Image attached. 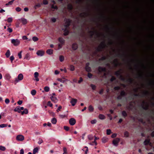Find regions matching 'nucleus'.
Returning a JSON list of instances; mask_svg holds the SVG:
<instances>
[{
    "instance_id": "nucleus-54",
    "label": "nucleus",
    "mask_w": 154,
    "mask_h": 154,
    "mask_svg": "<svg viewBox=\"0 0 154 154\" xmlns=\"http://www.w3.org/2000/svg\"><path fill=\"white\" fill-rule=\"evenodd\" d=\"M68 8L69 10H71L72 8V6L71 5L69 4L68 5Z\"/></svg>"
},
{
    "instance_id": "nucleus-36",
    "label": "nucleus",
    "mask_w": 154,
    "mask_h": 154,
    "mask_svg": "<svg viewBox=\"0 0 154 154\" xmlns=\"http://www.w3.org/2000/svg\"><path fill=\"white\" fill-rule=\"evenodd\" d=\"M50 90L48 86H46L44 88V90L46 92H48Z\"/></svg>"
},
{
    "instance_id": "nucleus-26",
    "label": "nucleus",
    "mask_w": 154,
    "mask_h": 154,
    "mask_svg": "<svg viewBox=\"0 0 154 154\" xmlns=\"http://www.w3.org/2000/svg\"><path fill=\"white\" fill-rule=\"evenodd\" d=\"M28 112V110L27 109H25L21 112V114L23 115L24 114H27Z\"/></svg>"
},
{
    "instance_id": "nucleus-45",
    "label": "nucleus",
    "mask_w": 154,
    "mask_h": 154,
    "mask_svg": "<svg viewBox=\"0 0 154 154\" xmlns=\"http://www.w3.org/2000/svg\"><path fill=\"white\" fill-rule=\"evenodd\" d=\"M96 122H97V120L96 119H94V120H92L91 121V124H95L96 123Z\"/></svg>"
},
{
    "instance_id": "nucleus-62",
    "label": "nucleus",
    "mask_w": 154,
    "mask_h": 154,
    "mask_svg": "<svg viewBox=\"0 0 154 154\" xmlns=\"http://www.w3.org/2000/svg\"><path fill=\"white\" fill-rule=\"evenodd\" d=\"M82 81H83V79H82V78L81 77H80V79L78 81V83L79 84V83H81V82H82Z\"/></svg>"
},
{
    "instance_id": "nucleus-52",
    "label": "nucleus",
    "mask_w": 154,
    "mask_h": 154,
    "mask_svg": "<svg viewBox=\"0 0 154 154\" xmlns=\"http://www.w3.org/2000/svg\"><path fill=\"white\" fill-rule=\"evenodd\" d=\"M21 8H20L19 7H17L16 8V11H17V12L20 11H21Z\"/></svg>"
},
{
    "instance_id": "nucleus-51",
    "label": "nucleus",
    "mask_w": 154,
    "mask_h": 154,
    "mask_svg": "<svg viewBox=\"0 0 154 154\" xmlns=\"http://www.w3.org/2000/svg\"><path fill=\"white\" fill-rule=\"evenodd\" d=\"M22 51H20V53H19L18 54V56L19 57V58L20 59H21L22 58Z\"/></svg>"
},
{
    "instance_id": "nucleus-8",
    "label": "nucleus",
    "mask_w": 154,
    "mask_h": 154,
    "mask_svg": "<svg viewBox=\"0 0 154 154\" xmlns=\"http://www.w3.org/2000/svg\"><path fill=\"white\" fill-rule=\"evenodd\" d=\"M65 23L64 25V28H67L69 25L70 20L69 19H66L65 20Z\"/></svg>"
},
{
    "instance_id": "nucleus-23",
    "label": "nucleus",
    "mask_w": 154,
    "mask_h": 154,
    "mask_svg": "<svg viewBox=\"0 0 154 154\" xmlns=\"http://www.w3.org/2000/svg\"><path fill=\"white\" fill-rule=\"evenodd\" d=\"M69 69L71 71H73L75 70V67L72 65H70L69 66Z\"/></svg>"
},
{
    "instance_id": "nucleus-4",
    "label": "nucleus",
    "mask_w": 154,
    "mask_h": 154,
    "mask_svg": "<svg viewBox=\"0 0 154 154\" xmlns=\"http://www.w3.org/2000/svg\"><path fill=\"white\" fill-rule=\"evenodd\" d=\"M45 54V51L43 50H39L37 51L36 54L38 56L42 57Z\"/></svg>"
},
{
    "instance_id": "nucleus-12",
    "label": "nucleus",
    "mask_w": 154,
    "mask_h": 154,
    "mask_svg": "<svg viewBox=\"0 0 154 154\" xmlns=\"http://www.w3.org/2000/svg\"><path fill=\"white\" fill-rule=\"evenodd\" d=\"M77 102V100L75 99H72L70 101V103H71L72 105V106H74Z\"/></svg>"
},
{
    "instance_id": "nucleus-32",
    "label": "nucleus",
    "mask_w": 154,
    "mask_h": 154,
    "mask_svg": "<svg viewBox=\"0 0 154 154\" xmlns=\"http://www.w3.org/2000/svg\"><path fill=\"white\" fill-rule=\"evenodd\" d=\"M59 60L60 61L62 62L64 60V57L63 56L61 55L59 57Z\"/></svg>"
},
{
    "instance_id": "nucleus-55",
    "label": "nucleus",
    "mask_w": 154,
    "mask_h": 154,
    "mask_svg": "<svg viewBox=\"0 0 154 154\" xmlns=\"http://www.w3.org/2000/svg\"><path fill=\"white\" fill-rule=\"evenodd\" d=\"M49 113L51 115V116H55V114L54 112H51V111H49Z\"/></svg>"
},
{
    "instance_id": "nucleus-40",
    "label": "nucleus",
    "mask_w": 154,
    "mask_h": 154,
    "mask_svg": "<svg viewBox=\"0 0 154 154\" xmlns=\"http://www.w3.org/2000/svg\"><path fill=\"white\" fill-rule=\"evenodd\" d=\"M111 133V131L110 129H108L106 130V134L107 135H109Z\"/></svg>"
},
{
    "instance_id": "nucleus-34",
    "label": "nucleus",
    "mask_w": 154,
    "mask_h": 154,
    "mask_svg": "<svg viewBox=\"0 0 154 154\" xmlns=\"http://www.w3.org/2000/svg\"><path fill=\"white\" fill-rule=\"evenodd\" d=\"M41 4H37L34 6V8L35 9H36L38 8H39L41 7Z\"/></svg>"
},
{
    "instance_id": "nucleus-14",
    "label": "nucleus",
    "mask_w": 154,
    "mask_h": 154,
    "mask_svg": "<svg viewBox=\"0 0 154 154\" xmlns=\"http://www.w3.org/2000/svg\"><path fill=\"white\" fill-rule=\"evenodd\" d=\"M62 30L64 31V35H68L69 33V32L67 29V28H62Z\"/></svg>"
},
{
    "instance_id": "nucleus-27",
    "label": "nucleus",
    "mask_w": 154,
    "mask_h": 154,
    "mask_svg": "<svg viewBox=\"0 0 154 154\" xmlns=\"http://www.w3.org/2000/svg\"><path fill=\"white\" fill-rule=\"evenodd\" d=\"M57 121V119L55 118H54L52 119L51 122L52 124H56Z\"/></svg>"
},
{
    "instance_id": "nucleus-17",
    "label": "nucleus",
    "mask_w": 154,
    "mask_h": 154,
    "mask_svg": "<svg viewBox=\"0 0 154 154\" xmlns=\"http://www.w3.org/2000/svg\"><path fill=\"white\" fill-rule=\"evenodd\" d=\"M89 63H87L86 64V66L85 67V69L87 72H90L91 71V68L88 66L89 65Z\"/></svg>"
},
{
    "instance_id": "nucleus-47",
    "label": "nucleus",
    "mask_w": 154,
    "mask_h": 154,
    "mask_svg": "<svg viewBox=\"0 0 154 154\" xmlns=\"http://www.w3.org/2000/svg\"><path fill=\"white\" fill-rule=\"evenodd\" d=\"M43 142L41 138L39 139V140L38 142V143L39 144H40L41 143Z\"/></svg>"
},
{
    "instance_id": "nucleus-50",
    "label": "nucleus",
    "mask_w": 154,
    "mask_h": 154,
    "mask_svg": "<svg viewBox=\"0 0 154 154\" xmlns=\"http://www.w3.org/2000/svg\"><path fill=\"white\" fill-rule=\"evenodd\" d=\"M47 105L48 106H50V107H52L53 105L52 104V103H51V101H49L48 102Z\"/></svg>"
},
{
    "instance_id": "nucleus-13",
    "label": "nucleus",
    "mask_w": 154,
    "mask_h": 154,
    "mask_svg": "<svg viewBox=\"0 0 154 154\" xmlns=\"http://www.w3.org/2000/svg\"><path fill=\"white\" fill-rule=\"evenodd\" d=\"M19 20L22 22L23 24H26L27 23V20L24 18H22L20 19Z\"/></svg>"
},
{
    "instance_id": "nucleus-46",
    "label": "nucleus",
    "mask_w": 154,
    "mask_h": 154,
    "mask_svg": "<svg viewBox=\"0 0 154 154\" xmlns=\"http://www.w3.org/2000/svg\"><path fill=\"white\" fill-rule=\"evenodd\" d=\"M12 21V17H9L7 19V21L9 23L11 22Z\"/></svg>"
},
{
    "instance_id": "nucleus-5",
    "label": "nucleus",
    "mask_w": 154,
    "mask_h": 154,
    "mask_svg": "<svg viewBox=\"0 0 154 154\" xmlns=\"http://www.w3.org/2000/svg\"><path fill=\"white\" fill-rule=\"evenodd\" d=\"M120 139L119 138H117L113 140L112 141L113 144L116 146H117L118 145Z\"/></svg>"
},
{
    "instance_id": "nucleus-44",
    "label": "nucleus",
    "mask_w": 154,
    "mask_h": 154,
    "mask_svg": "<svg viewBox=\"0 0 154 154\" xmlns=\"http://www.w3.org/2000/svg\"><path fill=\"white\" fill-rule=\"evenodd\" d=\"M7 30L10 33L12 32L13 31L12 29L8 26V28L7 29Z\"/></svg>"
},
{
    "instance_id": "nucleus-35",
    "label": "nucleus",
    "mask_w": 154,
    "mask_h": 154,
    "mask_svg": "<svg viewBox=\"0 0 154 154\" xmlns=\"http://www.w3.org/2000/svg\"><path fill=\"white\" fill-rule=\"evenodd\" d=\"M36 93V91L35 90H33L31 91V94L32 95H35Z\"/></svg>"
},
{
    "instance_id": "nucleus-30",
    "label": "nucleus",
    "mask_w": 154,
    "mask_h": 154,
    "mask_svg": "<svg viewBox=\"0 0 154 154\" xmlns=\"http://www.w3.org/2000/svg\"><path fill=\"white\" fill-rule=\"evenodd\" d=\"M99 118L101 119H105V116L102 114H100L99 116Z\"/></svg>"
},
{
    "instance_id": "nucleus-61",
    "label": "nucleus",
    "mask_w": 154,
    "mask_h": 154,
    "mask_svg": "<svg viewBox=\"0 0 154 154\" xmlns=\"http://www.w3.org/2000/svg\"><path fill=\"white\" fill-rule=\"evenodd\" d=\"M59 116L61 118H64L66 116L65 115H59Z\"/></svg>"
},
{
    "instance_id": "nucleus-58",
    "label": "nucleus",
    "mask_w": 154,
    "mask_h": 154,
    "mask_svg": "<svg viewBox=\"0 0 154 154\" xmlns=\"http://www.w3.org/2000/svg\"><path fill=\"white\" fill-rule=\"evenodd\" d=\"M92 75L91 74L88 73V77L89 78H91L92 77Z\"/></svg>"
},
{
    "instance_id": "nucleus-43",
    "label": "nucleus",
    "mask_w": 154,
    "mask_h": 154,
    "mask_svg": "<svg viewBox=\"0 0 154 154\" xmlns=\"http://www.w3.org/2000/svg\"><path fill=\"white\" fill-rule=\"evenodd\" d=\"M6 149V148L3 146H0V150L2 151H5Z\"/></svg>"
},
{
    "instance_id": "nucleus-33",
    "label": "nucleus",
    "mask_w": 154,
    "mask_h": 154,
    "mask_svg": "<svg viewBox=\"0 0 154 154\" xmlns=\"http://www.w3.org/2000/svg\"><path fill=\"white\" fill-rule=\"evenodd\" d=\"M88 138L89 140H92L93 139V137L92 135H89L88 136Z\"/></svg>"
},
{
    "instance_id": "nucleus-53",
    "label": "nucleus",
    "mask_w": 154,
    "mask_h": 154,
    "mask_svg": "<svg viewBox=\"0 0 154 154\" xmlns=\"http://www.w3.org/2000/svg\"><path fill=\"white\" fill-rule=\"evenodd\" d=\"M122 115L124 116H126L127 115V113L125 111H123L122 112Z\"/></svg>"
},
{
    "instance_id": "nucleus-16",
    "label": "nucleus",
    "mask_w": 154,
    "mask_h": 154,
    "mask_svg": "<svg viewBox=\"0 0 154 154\" xmlns=\"http://www.w3.org/2000/svg\"><path fill=\"white\" fill-rule=\"evenodd\" d=\"M46 52L49 55H51L53 54V50L51 49H48L47 50Z\"/></svg>"
},
{
    "instance_id": "nucleus-38",
    "label": "nucleus",
    "mask_w": 154,
    "mask_h": 154,
    "mask_svg": "<svg viewBox=\"0 0 154 154\" xmlns=\"http://www.w3.org/2000/svg\"><path fill=\"white\" fill-rule=\"evenodd\" d=\"M124 136L125 137H128L129 136V133L127 131L124 133Z\"/></svg>"
},
{
    "instance_id": "nucleus-60",
    "label": "nucleus",
    "mask_w": 154,
    "mask_h": 154,
    "mask_svg": "<svg viewBox=\"0 0 154 154\" xmlns=\"http://www.w3.org/2000/svg\"><path fill=\"white\" fill-rule=\"evenodd\" d=\"M116 136L117 134H113L111 135V137L112 138H114Z\"/></svg>"
},
{
    "instance_id": "nucleus-15",
    "label": "nucleus",
    "mask_w": 154,
    "mask_h": 154,
    "mask_svg": "<svg viewBox=\"0 0 154 154\" xmlns=\"http://www.w3.org/2000/svg\"><path fill=\"white\" fill-rule=\"evenodd\" d=\"M51 100L55 103H56L58 101V99L55 97L51 96Z\"/></svg>"
},
{
    "instance_id": "nucleus-7",
    "label": "nucleus",
    "mask_w": 154,
    "mask_h": 154,
    "mask_svg": "<svg viewBox=\"0 0 154 154\" xmlns=\"http://www.w3.org/2000/svg\"><path fill=\"white\" fill-rule=\"evenodd\" d=\"M23 109H24V108L23 107H20V106H18L15 108L14 109V111L20 113V112L21 110Z\"/></svg>"
},
{
    "instance_id": "nucleus-48",
    "label": "nucleus",
    "mask_w": 154,
    "mask_h": 154,
    "mask_svg": "<svg viewBox=\"0 0 154 154\" xmlns=\"http://www.w3.org/2000/svg\"><path fill=\"white\" fill-rule=\"evenodd\" d=\"M91 87L93 90H95L96 88V86L93 84L91 85Z\"/></svg>"
},
{
    "instance_id": "nucleus-39",
    "label": "nucleus",
    "mask_w": 154,
    "mask_h": 154,
    "mask_svg": "<svg viewBox=\"0 0 154 154\" xmlns=\"http://www.w3.org/2000/svg\"><path fill=\"white\" fill-rule=\"evenodd\" d=\"M5 77L6 79H10L11 78V76H10V74H6Z\"/></svg>"
},
{
    "instance_id": "nucleus-3",
    "label": "nucleus",
    "mask_w": 154,
    "mask_h": 154,
    "mask_svg": "<svg viewBox=\"0 0 154 154\" xmlns=\"http://www.w3.org/2000/svg\"><path fill=\"white\" fill-rule=\"evenodd\" d=\"M23 78V75L22 74H20L17 77V78L15 79V81L16 82H18L22 80Z\"/></svg>"
},
{
    "instance_id": "nucleus-64",
    "label": "nucleus",
    "mask_w": 154,
    "mask_h": 154,
    "mask_svg": "<svg viewBox=\"0 0 154 154\" xmlns=\"http://www.w3.org/2000/svg\"><path fill=\"white\" fill-rule=\"evenodd\" d=\"M22 103H23L22 101L21 100H19L17 102L18 104L19 105L21 104H22Z\"/></svg>"
},
{
    "instance_id": "nucleus-11",
    "label": "nucleus",
    "mask_w": 154,
    "mask_h": 154,
    "mask_svg": "<svg viewBox=\"0 0 154 154\" xmlns=\"http://www.w3.org/2000/svg\"><path fill=\"white\" fill-rule=\"evenodd\" d=\"M34 77L35 78V80L37 82L39 80V79L38 78V77L39 75V74L38 72H35L34 74Z\"/></svg>"
},
{
    "instance_id": "nucleus-19",
    "label": "nucleus",
    "mask_w": 154,
    "mask_h": 154,
    "mask_svg": "<svg viewBox=\"0 0 154 154\" xmlns=\"http://www.w3.org/2000/svg\"><path fill=\"white\" fill-rule=\"evenodd\" d=\"M59 41L62 44H63L65 42L64 40L62 38H59Z\"/></svg>"
},
{
    "instance_id": "nucleus-2",
    "label": "nucleus",
    "mask_w": 154,
    "mask_h": 154,
    "mask_svg": "<svg viewBox=\"0 0 154 154\" xmlns=\"http://www.w3.org/2000/svg\"><path fill=\"white\" fill-rule=\"evenodd\" d=\"M24 139V136L21 134L18 135L16 137V140L19 141H22Z\"/></svg>"
},
{
    "instance_id": "nucleus-29",
    "label": "nucleus",
    "mask_w": 154,
    "mask_h": 154,
    "mask_svg": "<svg viewBox=\"0 0 154 154\" xmlns=\"http://www.w3.org/2000/svg\"><path fill=\"white\" fill-rule=\"evenodd\" d=\"M98 70L99 71H105L106 70V69L104 68L99 67L98 68Z\"/></svg>"
},
{
    "instance_id": "nucleus-59",
    "label": "nucleus",
    "mask_w": 154,
    "mask_h": 154,
    "mask_svg": "<svg viewBox=\"0 0 154 154\" xmlns=\"http://www.w3.org/2000/svg\"><path fill=\"white\" fill-rule=\"evenodd\" d=\"M5 103L6 104L10 102V100L8 99H6L5 101Z\"/></svg>"
},
{
    "instance_id": "nucleus-25",
    "label": "nucleus",
    "mask_w": 154,
    "mask_h": 154,
    "mask_svg": "<svg viewBox=\"0 0 154 154\" xmlns=\"http://www.w3.org/2000/svg\"><path fill=\"white\" fill-rule=\"evenodd\" d=\"M24 59L27 60H29L30 59V55L29 53L26 54L25 57Z\"/></svg>"
},
{
    "instance_id": "nucleus-6",
    "label": "nucleus",
    "mask_w": 154,
    "mask_h": 154,
    "mask_svg": "<svg viewBox=\"0 0 154 154\" xmlns=\"http://www.w3.org/2000/svg\"><path fill=\"white\" fill-rule=\"evenodd\" d=\"M69 123L70 125H74L76 123V120L74 118H71L69 119Z\"/></svg>"
},
{
    "instance_id": "nucleus-24",
    "label": "nucleus",
    "mask_w": 154,
    "mask_h": 154,
    "mask_svg": "<svg viewBox=\"0 0 154 154\" xmlns=\"http://www.w3.org/2000/svg\"><path fill=\"white\" fill-rule=\"evenodd\" d=\"M5 55L7 57H9L10 55V52L9 50H8L7 51L5 54Z\"/></svg>"
},
{
    "instance_id": "nucleus-57",
    "label": "nucleus",
    "mask_w": 154,
    "mask_h": 154,
    "mask_svg": "<svg viewBox=\"0 0 154 154\" xmlns=\"http://www.w3.org/2000/svg\"><path fill=\"white\" fill-rule=\"evenodd\" d=\"M51 20L54 23L56 21V20L55 18L53 17L51 18Z\"/></svg>"
},
{
    "instance_id": "nucleus-41",
    "label": "nucleus",
    "mask_w": 154,
    "mask_h": 154,
    "mask_svg": "<svg viewBox=\"0 0 154 154\" xmlns=\"http://www.w3.org/2000/svg\"><path fill=\"white\" fill-rule=\"evenodd\" d=\"M7 124H2L0 125V128H3L6 127L7 126Z\"/></svg>"
},
{
    "instance_id": "nucleus-10",
    "label": "nucleus",
    "mask_w": 154,
    "mask_h": 154,
    "mask_svg": "<svg viewBox=\"0 0 154 154\" xmlns=\"http://www.w3.org/2000/svg\"><path fill=\"white\" fill-rule=\"evenodd\" d=\"M57 80L60 82L63 83L65 82L66 81H68V80L64 77H62L61 79L58 78L57 79Z\"/></svg>"
},
{
    "instance_id": "nucleus-56",
    "label": "nucleus",
    "mask_w": 154,
    "mask_h": 154,
    "mask_svg": "<svg viewBox=\"0 0 154 154\" xmlns=\"http://www.w3.org/2000/svg\"><path fill=\"white\" fill-rule=\"evenodd\" d=\"M14 59V57L13 56H11L10 57V60L12 63L13 60Z\"/></svg>"
},
{
    "instance_id": "nucleus-49",
    "label": "nucleus",
    "mask_w": 154,
    "mask_h": 154,
    "mask_svg": "<svg viewBox=\"0 0 154 154\" xmlns=\"http://www.w3.org/2000/svg\"><path fill=\"white\" fill-rule=\"evenodd\" d=\"M64 128L67 131H68L69 130V128L67 126H64Z\"/></svg>"
},
{
    "instance_id": "nucleus-1",
    "label": "nucleus",
    "mask_w": 154,
    "mask_h": 154,
    "mask_svg": "<svg viewBox=\"0 0 154 154\" xmlns=\"http://www.w3.org/2000/svg\"><path fill=\"white\" fill-rule=\"evenodd\" d=\"M11 41L12 43L15 46H17L20 44V41L18 39H12Z\"/></svg>"
},
{
    "instance_id": "nucleus-18",
    "label": "nucleus",
    "mask_w": 154,
    "mask_h": 154,
    "mask_svg": "<svg viewBox=\"0 0 154 154\" xmlns=\"http://www.w3.org/2000/svg\"><path fill=\"white\" fill-rule=\"evenodd\" d=\"M78 47L77 45L76 44L74 43L73 44L72 48L73 49L75 50L77 49Z\"/></svg>"
},
{
    "instance_id": "nucleus-31",
    "label": "nucleus",
    "mask_w": 154,
    "mask_h": 154,
    "mask_svg": "<svg viewBox=\"0 0 154 154\" xmlns=\"http://www.w3.org/2000/svg\"><path fill=\"white\" fill-rule=\"evenodd\" d=\"M32 39L34 42H36L38 40V38L36 36H33L32 38Z\"/></svg>"
},
{
    "instance_id": "nucleus-9",
    "label": "nucleus",
    "mask_w": 154,
    "mask_h": 154,
    "mask_svg": "<svg viewBox=\"0 0 154 154\" xmlns=\"http://www.w3.org/2000/svg\"><path fill=\"white\" fill-rule=\"evenodd\" d=\"M105 44L104 42H103L101 43L98 47V50L100 51L101 49L103 48H105Z\"/></svg>"
},
{
    "instance_id": "nucleus-37",
    "label": "nucleus",
    "mask_w": 154,
    "mask_h": 154,
    "mask_svg": "<svg viewBox=\"0 0 154 154\" xmlns=\"http://www.w3.org/2000/svg\"><path fill=\"white\" fill-rule=\"evenodd\" d=\"M149 141H150L149 140H146L144 141V144L145 145H147L149 143Z\"/></svg>"
},
{
    "instance_id": "nucleus-42",
    "label": "nucleus",
    "mask_w": 154,
    "mask_h": 154,
    "mask_svg": "<svg viewBox=\"0 0 154 154\" xmlns=\"http://www.w3.org/2000/svg\"><path fill=\"white\" fill-rule=\"evenodd\" d=\"M63 153H68L67 152V149L66 147L63 148Z\"/></svg>"
},
{
    "instance_id": "nucleus-20",
    "label": "nucleus",
    "mask_w": 154,
    "mask_h": 154,
    "mask_svg": "<svg viewBox=\"0 0 154 154\" xmlns=\"http://www.w3.org/2000/svg\"><path fill=\"white\" fill-rule=\"evenodd\" d=\"M108 138L106 137H103L102 139V142L103 143H105L107 142L108 141Z\"/></svg>"
},
{
    "instance_id": "nucleus-63",
    "label": "nucleus",
    "mask_w": 154,
    "mask_h": 154,
    "mask_svg": "<svg viewBox=\"0 0 154 154\" xmlns=\"http://www.w3.org/2000/svg\"><path fill=\"white\" fill-rule=\"evenodd\" d=\"M43 4L44 5H47L48 4V2L46 0H44L43 1Z\"/></svg>"
},
{
    "instance_id": "nucleus-21",
    "label": "nucleus",
    "mask_w": 154,
    "mask_h": 154,
    "mask_svg": "<svg viewBox=\"0 0 154 154\" xmlns=\"http://www.w3.org/2000/svg\"><path fill=\"white\" fill-rule=\"evenodd\" d=\"M88 110L90 112H92L93 111L94 108L92 105H90L88 107Z\"/></svg>"
},
{
    "instance_id": "nucleus-22",
    "label": "nucleus",
    "mask_w": 154,
    "mask_h": 154,
    "mask_svg": "<svg viewBox=\"0 0 154 154\" xmlns=\"http://www.w3.org/2000/svg\"><path fill=\"white\" fill-rule=\"evenodd\" d=\"M38 148L36 147L33 150V154H35L36 153L38 152Z\"/></svg>"
},
{
    "instance_id": "nucleus-28",
    "label": "nucleus",
    "mask_w": 154,
    "mask_h": 154,
    "mask_svg": "<svg viewBox=\"0 0 154 154\" xmlns=\"http://www.w3.org/2000/svg\"><path fill=\"white\" fill-rule=\"evenodd\" d=\"M14 1V0H12L11 1L8 2V3H6L5 4V5L8 6L9 5H12V4H13V3Z\"/></svg>"
}]
</instances>
